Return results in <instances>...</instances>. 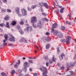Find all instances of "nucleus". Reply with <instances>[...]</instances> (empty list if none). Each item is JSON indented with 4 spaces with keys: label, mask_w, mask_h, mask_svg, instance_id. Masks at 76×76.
Wrapping results in <instances>:
<instances>
[{
    "label": "nucleus",
    "mask_w": 76,
    "mask_h": 76,
    "mask_svg": "<svg viewBox=\"0 0 76 76\" xmlns=\"http://www.w3.org/2000/svg\"><path fill=\"white\" fill-rule=\"evenodd\" d=\"M39 70L43 73L42 75V76H48L47 75H46L48 73L47 69L46 67L42 66L40 68Z\"/></svg>",
    "instance_id": "1"
},
{
    "label": "nucleus",
    "mask_w": 76,
    "mask_h": 76,
    "mask_svg": "<svg viewBox=\"0 0 76 76\" xmlns=\"http://www.w3.org/2000/svg\"><path fill=\"white\" fill-rule=\"evenodd\" d=\"M70 38H71V37L70 36H67L66 38V39H61V41L62 42H66L67 44H69L70 43Z\"/></svg>",
    "instance_id": "2"
},
{
    "label": "nucleus",
    "mask_w": 76,
    "mask_h": 76,
    "mask_svg": "<svg viewBox=\"0 0 76 76\" xmlns=\"http://www.w3.org/2000/svg\"><path fill=\"white\" fill-rule=\"evenodd\" d=\"M51 38L50 37H46L45 36L43 37L41 39L40 41L41 43H42V41L43 40V41H50L51 40Z\"/></svg>",
    "instance_id": "3"
},
{
    "label": "nucleus",
    "mask_w": 76,
    "mask_h": 76,
    "mask_svg": "<svg viewBox=\"0 0 76 76\" xmlns=\"http://www.w3.org/2000/svg\"><path fill=\"white\" fill-rule=\"evenodd\" d=\"M44 23V20L42 19H41L39 21V23L37 24V26L39 27L40 29L42 28V23Z\"/></svg>",
    "instance_id": "4"
},
{
    "label": "nucleus",
    "mask_w": 76,
    "mask_h": 76,
    "mask_svg": "<svg viewBox=\"0 0 76 76\" xmlns=\"http://www.w3.org/2000/svg\"><path fill=\"white\" fill-rule=\"evenodd\" d=\"M51 32L53 33V35L55 36H57L59 33L57 30H54L53 28L51 29Z\"/></svg>",
    "instance_id": "5"
},
{
    "label": "nucleus",
    "mask_w": 76,
    "mask_h": 76,
    "mask_svg": "<svg viewBox=\"0 0 76 76\" xmlns=\"http://www.w3.org/2000/svg\"><path fill=\"white\" fill-rule=\"evenodd\" d=\"M25 31H26L27 32H29V31L31 32L32 31V27L31 26H29L27 27V28H25L24 29Z\"/></svg>",
    "instance_id": "6"
},
{
    "label": "nucleus",
    "mask_w": 76,
    "mask_h": 76,
    "mask_svg": "<svg viewBox=\"0 0 76 76\" xmlns=\"http://www.w3.org/2000/svg\"><path fill=\"white\" fill-rule=\"evenodd\" d=\"M31 23H36L37 22V18L35 16L32 17L31 18Z\"/></svg>",
    "instance_id": "7"
},
{
    "label": "nucleus",
    "mask_w": 76,
    "mask_h": 76,
    "mask_svg": "<svg viewBox=\"0 0 76 76\" xmlns=\"http://www.w3.org/2000/svg\"><path fill=\"white\" fill-rule=\"evenodd\" d=\"M56 60H57L56 58H55L54 55H53L52 58V60H49V62L50 63H52L53 62H55V61H56Z\"/></svg>",
    "instance_id": "8"
},
{
    "label": "nucleus",
    "mask_w": 76,
    "mask_h": 76,
    "mask_svg": "<svg viewBox=\"0 0 76 76\" xmlns=\"http://www.w3.org/2000/svg\"><path fill=\"white\" fill-rule=\"evenodd\" d=\"M24 67L25 69H26V72L27 71V70H26V68H27V67H29V63H28V62H24Z\"/></svg>",
    "instance_id": "9"
},
{
    "label": "nucleus",
    "mask_w": 76,
    "mask_h": 76,
    "mask_svg": "<svg viewBox=\"0 0 76 76\" xmlns=\"http://www.w3.org/2000/svg\"><path fill=\"white\" fill-rule=\"evenodd\" d=\"M20 41L21 42H25L26 43H27L28 42V41L27 39H25L23 37H22L21 39L20 40Z\"/></svg>",
    "instance_id": "10"
},
{
    "label": "nucleus",
    "mask_w": 76,
    "mask_h": 76,
    "mask_svg": "<svg viewBox=\"0 0 76 76\" xmlns=\"http://www.w3.org/2000/svg\"><path fill=\"white\" fill-rule=\"evenodd\" d=\"M18 62H16V64H15L14 66L15 68H18V67H19L18 65H19L20 64V60H18Z\"/></svg>",
    "instance_id": "11"
},
{
    "label": "nucleus",
    "mask_w": 76,
    "mask_h": 76,
    "mask_svg": "<svg viewBox=\"0 0 76 76\" xmlns=\"http://www.w3.org/2000/svg\"><path fill=\"white\" fill-rule=\"evenodd\" d=\"M11 37H10L9 39V40L11 42H15V38L13 37V36L12 35H11Z\"/></svg>",
    "instance_id": "12"
},
{
    "label": "nucleus",
    "mask_w": 76,
    "mask_h": 76,
    "mask_svg": "<svg viewBox=\"0 0 76 76\" xmlns=\"http://www.w3.org/2000/svg\"><path fill=\"white\" fill-rule=\"evenodd\" d=\"M15 12L17 13V14L18 15V16H21V15L19 14V8H15Z\"/></svg>",
    "instance_id": "13"
},
{
    "label": "nucleus",
    "mask_w": 76,
    "mask_h": 76,
    "mask_svg": "<svg viewBox=\"0 0 76 76\" xmlns=\"http://www.w3.org/2000/svg\"><path fill=\"white\" fill-rule=\"evenodd\" d=\"M21 12L24 15H26V14H27V12H26V10H25V9H23L22 10Z\"/></svg>",
    "instance_id": "14"
},
{
    "label": "nucleus",
    "mask_w": 76,
    "mask_h": 76,
    "mask_svg": "<svg viewBox=\"0 0 76 76\" xmlns=\"http://www.w3.org/2000/svg\"><path fill=\"white\" fill-rule=\"evenodd\" d=\"M58 26V24L57 23H54L53 24L52 28H56Z\"/></svg>",
    "instance_id": "15"
},
{
    "label": "nucleus",
    "mask_w": 76,
    "mask_h": 76,
    "mask_svg": "<svg viewBox=\"0 0 76 76\" xmlns=\"http://www.w3.org/2000/svg\"><path fill=\"white\" fill-rule=\"evenodd\" d=\"M63 57H64V54L62 53L59 56V58L60 60H63Z\"/></svg>",
    "instance_id": "16"
},
{
    "label": "nucleus",
    "mask_w": 76,
    "mask_h": 76,
    "mask_svg": "<svg viewBox=\"0 0 76 76\" xmlns=\"http://www.w3.org/2000/svg\"><path fill=\"white\" fill-rule=\"evenodd\" d=\"M57 36L59 38H63V34L61 33H59V34H58L57 35Z\"/></svg>",
    "instance_id": "17"
},
{
    "label": "nucleus",
    "mask_w": 76,
    "mask_h": 76,
    "mask_svg": "<svg viewBox=\"0 0 76 76\" xmlns=\"http://www.w3.org/2000/svg\"><path fill=\"white\" fill-rule=\"evenodd\" d=\"M43 6H44L46 9H48L49 7L48 5V4H47V3H44Z\"/></svg>",
    "instance_id": "18"
},
{
    "label": "nucleus",
    "mask_w": 76,
    "mask_h": 76,
    "mask_svg": "<svg viewBox=\"0 0 76 76\" xmlns=\"http://www.w3.org/2000/svg\"><path fill=\"white\" fill-rule=\"evenodd\" d=\"M54 6L55 7L58 6V7H59V8H61V6H60L59 5H58V3H57V2H54Z\"/></svg>",
    "instance_id": "19"
},
{
    "label": "nucleus",
    "mask_w": 76,
    "mask_h": 76,
    "mask_svg": "<svg viewBox=\"0 0 76 76\" xmlns=\"http://www.w3.org/2000/svg\"><path fill=\"white\" fill-rule=\"evenodd\" d=\"M9 16L8 15H6L4 18V20H9Z\"/></svg>",
    "instance_id": "20"
},
{
    "label": "nucleus",
    "mask_w": 76,
    "mask_h": 76,
    "mask_svg": "<svg viewBox=\"0 0 76 76\" xmlns=\"http://www.w3.org/2000/svg\"><path fill=\"white\" fill-rule=\"evenodd\" d=\"M24 22H25V20L23 19L21 20V22H19V23L20 25H23Z\"/></svg>",
    "instance_id": "21"
},
{
    "label": "nucleus",
    "mask_w": 76,
    "mask_h": 76,
    "mask_svg": "<svg viewBox=\"0 0 76 76\" xmlns=\"http://www.w3.org/2000/svg\"><path fill=\"white\" fill-rule=\"evenodd\" d=\"M5 26L8 28H10V26H9V24L8 22L6 23Z\"/></svg>",
    "instance_id": "22"
},
{
    "label": "nucleus",
    "mask_w": 76,
    "mask_h": 76,
    "mask_svg": "<svg viewBox=\"0 0 76 76\" xmlns=\"http://www.w3.org/2000/svg\"><path fill=\"white\" fill-rule=\"evenodd\" d=\"M16 24V22L15 21H13L11 23V24L12 25L14 26V25H15V24Z\"/></svg>",
    "instance_id": "23"
},
{
    "label": "nucleus",
    "mask_w": 76,
    "mask_h": 76,
    "mask_svg": "<svg viewBox=\"0 0 76 76\" xmlns=\"http://www.w3.org/2000/svg\"><path fill=\"white\" fill-rule=\"evenodd\" d=\"M1 12L2 13H3L4 12H6V9L2 8L1 9Z\"/></svg>",
    "instance_id": "24"
},
{
    "label": "nucleus",
    "mask_w": 76,
    "mask_h": 76,
    "mask_svg": "<svg viewBox=\"0 0 76 76\" xmlns=\"http://www.w3.org/2000/svg\"><path fill=\"white\" fill-rule=\"evenodd\" d=\"M2 76L0 75V76H7L6 74L4 72H3L1 73Z\"/></svg>",
    "instance_id": "25"
},
{
    "label": "nucleus",
    "mask_w": 76,
    "mask_h": 76,
    "mask_svg": "<svg viewBox=\"0 0 76 76\" xmlns=\"http://www.w3.org/2000/svg\"><path fill=\"white\" fill-rule=\"evenodd\" d=\"M4 37L6 41H7V38H8V36H7V34H5L4 35Z\"/></svg>",
    "instance_id": "26"
},
{
    "label": "nucleus",
    "mask_w": 76,
    "mask_h": 76,
    "mask_svg": "<svg viewBox=\"0 0 76 76\" xmlns=\"http://www.w3.org/2000/svg\"><path fill=\"white\" fill-rule=\"evenodd\" d=\"M61 27L60 29L61 30H65L66 29V27H65L61 26Z\"/></svg>",
    "instance_id": "27"
},
{
    "label": "nucleus",
    "mask_w": 76,
    "mask_h": 76,
    "mask_svg": "<svg viewBox=\"0 0 76 76\" xmlns=\"http://www.w3.org/2000/svg\"><path fill=\"white\" fill-rule=\"evenodd\" d=\"M44 58L45 60H48V56H44Z\"/></svg>",
    "instance_id": "28"
},
{
    "label": "nucleus",
    "mask_w": 76,
    "mask_h": 76,
    "mask_svg": "<svg viewBox=\"0 0 76 76\" xmlns=\"http://www.w3.org/2000/svg\"><path fill=\"white\" fill-rule=\"evenodd\" d=\"M50 44H48L46 46V49H48L49 48H50Z\"/></svg>",
    "instance_id": "29"
},
{
    "label": "nucleus",
    "mask_w": 76,
    "mask_h": 76,
    "mask_svg": "<svg viewBox=\"0 0 76 76\" xmlns=\"http://www.w3.org/2000/svg\"><path fill=\"white\" fill-rule=\"evenodd\" d=\"M76 64V61H75L74 62V63H73V64H71V65L72 67H73V66H75V64ZM75 73H76V70L75 71Z\"/></svg>",
    "instance_id": "30"
},
{
    "label": "nucleus",
    "mask_w": 76,
    "mask_h": 76,
    "mask_svg": "<svg viewBox=\"0 0 76 76\" xmlns=\"http://www.w3.org/2000/svg\"><path fill=\"white\" fill-rule=\"evenodd\" d=\"M64 9V8H62L60 10V12L61 13H63V10Z\"/></svg>",
    "instance_id": "31"
},
{
    "label": "nucleus",
    "mask_w": 76,
    "mask_h": 76,
    "mask_svg": "<svg viewBox=\"0 0 76 76\" xmlns=\"http://www.w3.org/2000/svg\"><path fill=\"white\" fill-rule=\"evenodd\" d=\"M19 31L21 35H23L24 34V32H23V31H22V30H19Z\"/></svg>",
    "instance_id": "32"
},
{
    "label": "nucleus",
    "mask_w": 76,
    "mask_h": 76,
    "mask_svg": "<svg viewBox=\"0 0 76 76\" xmlns=\"http://www.w3.org/2000/svg\"><path fill=\"white\" fill-rule=\"evenodd\" d=\"M37 6L36 5H33L31 7V9H34V8H35L37 7Z\"/></svg>",
    "instance_id": "33"
},
{
    "label": "nucleus",
    "mask_w": 76,
    "mask_h": 76,
    "mask_svg": "<svg viewBox=\"0 0 76 76\" xmlns=\"http://www.w3.org/2000/svg\"><path fill=\"white\" fill-rule=\"evenodd\" d=\"M42 16H47V14L44 12H42Z\"/></svg>",
    "instance_id": "34"
},
{
    "label": "nucleus",
    "mask_w": 76,
    "mask_h": 76,
    "mask_svg": "<svg viewBox=\"0 0 76 76\" xmlns=\"http://www.w3.org/2000/svg\"><path fill=\"white\" fill-rule=\"evenodd\" d=\"M5 25V24H4V23L0 24V26H1V27H3Z\"/></svg>",
    "instance_id": "35"
},
{
    "label": "nucleus",
    "mask_w": 76,
    "mask_h": 76,
    "mask_svg": "<svg viewBox=\"0 0 76 76\" xmlns=\"http://www.w3.org/2000/svg\"><path fill=\"white\" fill-rule=\"evenodd\" d=\"M71 66V65H70V64H69V63H67L66 64V66L67 67H70Z\"/></svg>",
    "instance_id": "36"
},
{
    "label": "nucleus",
    "mask_w": 76,
    "mask_h": 76,
    "mask_svg": "<svg viewBox=\"0 0 76 76\" xmlns=\"http://www.w3.org/2000/svg\"><path fill=\"white\" fill-rule=\"evenodd\" d=\"M28 61L29 63H33V61H32V60H28Z\"/></svg>",
    "instance_id": "37"
},
{
    "label": "nucleus",
    "mask_w": 76,
    "mask_h": 76,
    "mask_svg": "<svg viewBox=\"0 0 76 76\" xmlns=\"http://www.w3.org/2000/svg\"><path fill=\"white\" fill-rule=\"evenodd\" d=\"M39 4L41 6H43L44 5V3H42V2L39 3Z\"/></svg>",
    "instance_id": "38"
},
{
    "label": "nucleus",
    "mask_w": 76,
    "mask_h": 76,
    "mask_svg": "<svg viewBox=\"0 0 76 76\" xmlns=\"http://www.w3.org/2000/svg\"><path fill=\"white\" fill-rule=\"evenodd\" d=\"M7 12H8V13H10L12 12V11H11V10L9 9H7Z\"/></svg>",
    "instance_id": "39"
},
{
    "label": "nucleus",
    "mask_w": 76,
    "mask_h": 76,
    "mask_svg": "<svg viewBox=\"0 0 76 76\" xmlns=\"http://www.w3.org/2000/svg\"><path fill=\"white\" fill-rule=\"evenodd\" d=\"M15 73V70H12L11 72V73L12 75H14V73Z\"/></svg>",
    "instance_id": "40"
},
{
    "label": "nucleus",
    "mask_w": 76,
    "mask_h": 76,
    "mask_svg": "<svg viewBox=\"0 0 76 76\" xmlns=\"http://www.w3.org/2000/svg\"><path fill=\"white\" fill-rule=\"evenodd\" d=\"M18 72L19 73V74H20L19 73H20L22 72V70H21V69H18Z\"/></svg>",
    "instance_id": "41"
},
{
    "label": "nucleus",
    "mask_w": 76,
    "mask_h": 76,
    "mask_svg": "<svg viewBox=\"0 0 76 76\" xmlns=\"http://www.w3.org/2000/svg\"><path fill=\"white\" fill-rule=\"evenodd\" d=\"M16 28L17 29H20V26L18 25L17 26Z\"/></svg>",
    "instance_id": "42"
},
{
    "label": "nucleus",
    "mask_w": 76,
    "mask_h": 76,
    "mask_svg": "<svg viewBox=\"0 0 76 76\" xmlns=\"http://www.w3.org/2000/svg\"><path fill=\"white\" fill-rule=\"evenodd\" d=\"M69 72L71 74V75H72V76H73V72L72 71H69Z\"/></svg>",
    "instance_id": "43"
},
{
    "label": "nucleus",
    "mask_w": 76,
    "mask_h": 76,
    "mask_svg": "<svg viewBox=\"0 0 76 76\" xmlns=\"http://www.w3.org/2000/svg\"><path fill=\"white\" fill-rule=\"evenodd\" d=\"M55 13H57V14H58V13H59V10H55Z\"/></svg>",
    "instance_id": "44"
},
{
    "label": "nucleus",
    "mask_w": 76,
    "mask_h": 76,
    "mask_svg": "<svg viewBox=\"0 0 76 76\" xmlns=\"http://www.w3.org/2000/svg\"><path fill=\"white\" fill-rule=\"evenodd\" d=\"M61 70H64V66H61L60 68Z\"/></svg>",
    "instance_id": "45"
},
{
    "label": "nucleus",
    "mask_w": 76,
    "mask_h": 76,
    "mask_svg": "<svg viewBox=\"0 0 76 76\" xmlns=\"http://www.w3.org/2000/svg\"><path fill=\"white\" fill-rule=\"evenodd\" d=\"M44 20H45V21H46V22H48V19H47V18H44Z\"/></svg>",
    "instance_id": "46"
},
{
    "label": "nucleus",
    "mask_w": 76,
    "mask_h": 76,
    "mask_svg": "<svg viewBox=\"0 0 76 76\" xmlns=\"http://www.w3.org/2000/svg\"><path fill=\"white\" fill-rule=\"evenodd\" d=\"M50 9L51 10H53V9H54V8H53V7H50Z\"/></svg>",
    "instance_id": "47"
},
{
    "label": "nucleus",
    "mask_w": 76,
    "mask_h": 76,
    "mask_svg": "<svg viewBox=\"0 0 76 76\" xmlns=\"http://www.w3.org/2000/svg\"><path fill=\"white\" fill-rule=\"evenodd\" d=\"M48 64H49V63H48L47 62H46V65L47 67H48Z\"/></svg>",
    "instance_id": "48"
},
{
    "label": "nucleus",
    "mask_w": 76,
    "mask_h": 76,
    "mask_svg": "<svg viewBox=\"0 0 76 76\" xmlns=\"http://www.w3.org/2000/svg\"><path fill=\"white\" fill-rule=\"evenodd\" d=\"M34 47H35V48H36V49H37L38 50V49H39V48L37 45H35L34 46Z\"/></svg>",
    "instance_id": "49"
},
{
    "label": "nucleus",
    "mask_w": 76,
    "mask_h": 76,
    "mask_svg": "<svg viewBox=\"0 0 76 76\" xmlns=\"http://www.w3.org/2000/svg\"><path fill=\"white\" fill-rule=\"evenodd\" d=\"M28 10L29 11H30V12H31V10H32L29 7H28Z\"/></svg>",
    "instance_id": "50"
},
{
    "label": "nucleus",
    "mask_w": 76,
    "mask_h": 76,
    "mask_svg": "<svg viewBox=\"0 0 76 76\" xmlns=\"http://www.w3.org/2000/svg\"><path fill=\"white\" fill-rule=\"evenodd\" d=\"M33 75L34 76H37L38 74H37V73H34Z\"/></svg>",
    "instance_id": "51"
},
{
    "label": "nucleus",
    "mask_w": 76,
    "mask_h": 76,
    "mask_svg": "<svg viewBox=\"0 0 76 76\" xmlns=\"http://www.w3.org/2000/svg\"><path fill=\"white\" fill-rule=\"evenodd\" d=\"M76 54L75 55V56L73 58L74 60H76Z\"/></svg>",
    "instance_id": "52"
},
{
    "label": "nucleus",
    "mask_w": 76,
    "mask_h": 76,
    "mask_svg": "<svg viewBox=\"0 0 76 76\" xmlns=\"http://www.w3.org/2000/svg\"><path fill=\"white\" fill-rule=\"evenodd\" d=\"M18 75L19 76H23V74L20 73V74H18Z\"/></svg>",
    "instance_id": "53"
},
{
    "label": "nucleus",
    "mask_w": 76,
    "mask_h": 76,
    "mask_svg": "<svg viewBox=\"0 0 76 76\" xmlns=\"http://www.w3.org/2000/svg\"><path fill=\"white\" fill-rule=\"evenodd\" d=\"M3 0L4 3H7V0Z\"/></svg>",
    "instance_id": "54"
},
{
    "label": "nucleus",
    "mask_w": 76,
    "mask_h": 76,
    "mask_svg": "<svg viewBox=\"0 0 76 76\" xmlns=\"http://www.w3.org/2000/svg\"><path fill=\"white\" fill-rule=\"evenodd\" d=\"M46 35H50V33H48V32H47L46 34H45Z\"/></svg>",
    "instance_id": "55"
},
{
    "label": "nucleus",
    "mask_w": 76,
    "mask_h": 76,
    "mask_svg": "<svg viewBox=\"0 0 76 76\" xmlns=\"http://www.w3.org/2000/svg\"><path fill=\"white\" fill-rule=\"evenodd\" d=\"M9 45H10L11 47H13V44L10 43Z\"/></svg>",
    "instance_id": "56"
},
{
    "label": "nucleus",
    "mask_w": 76,
    "mask_h": 76,
    "mask_svg": "<svg viewBox=\"0 0 76 76\" xmlns=\"http://www.w3.org/2000/svg\"><path fill=\"white\" fill-rule=\"evenodd\" d=\"M41 10V12H43V9H42V7L40 8Z\"/></svg>",
    "instance_id": "57"
},
{
    "label": "nucleus",
    "mask_w": 76,
    "mask_h": 76,
    "mask_svg": "<svg viewBox=\"0 0 76 76\" xmlns=\"http://www.w3.org/2000/svg\"><path fill=\"white\" fill-rule=\"evenodd\" d=\"M33 26L34 28H36V26L34 25V24L33 25Z\"/></svg>",
    "instance_id": "58"
},
{
    "label": "nucleus",
    "mask_w": 76,
    "mask_h": 76,
    "mask_svg": "<svg viewBox=\"0 0 76 76\" xmlns=\"http://www.w3.org/2000/svg\"><path fill=\"white\" fill-rule=\"evenodd\" d=\"M57 51L58 53V52H59V51H60V50H59V48H57Z\"/></svg>",
    "instance_id": "59"
},
{
    "label": "nucleus",
    "mask_w": 76,
    "mask_h": 76,
    "mask_svg": "<svg viewBox=\"0 0 76 76\" xmlns=\"http://www.w3.org/2000/svg\"><path fill=\"white\" fill-rule=\"evenodd\" d=\"M74 21L75 22H76V17L75 18V19H74Z\"/></svg>",
    "instance_id": "60"
},
{
    "label": "nucleus",
    "mask_w": 76,
    "mask_h": 76,
    "mask_svg": "<svg viewBox=\"0 0 76 76\" xmlns=\"http://www.w3.org/2000/svg\"><path fill=\"white\" fill-rule=\"evenodd\" d=\"M29 71H30V72H32V68H30L29 69Z\"/></svg>",
    "instance_id": "61"
},
{
    "label": "nucleus",
    "mask_w": 76,
    "mask_h": 76,
    "mask_svg": "<svg viewBox=\"0 0 76 76\" xmlns=\"http://www.w3.org/2000/svg\"><path fill=\"white\" fill-rule=\"evenodd\" d=\"M4 45H7V43H4L3 44Z\"/></svg>",
    "instance_id": "62"
},
{
    "label": "nucleus",
    "mask_w": 76,
    "mask_h": 76,
    "mask_svg": "<svg viewBox=\"0 0 76 76\" xmlns=\"http://www.w3.org/2000/svg\"><path fill=\"white\" fill-rule=\"evenodd\" d=\"M3 31V30L1 28H0V32H2Z\"/></svg>",
    "instance_id": "63"
},
{
    "label": "nucleus",
    "mask_w": 76,
    "mask_h": 76,
    "mask_svg": "<svg viewBox=\"0 0 76 76\" xmlns=\"http://www.w3.org/2000/svg\"><path fill=\"white\" fill-rule=\"evenodd\" d=\"M25 76H29V74H27L25 75Z\"/></svg>",
    "instance_id": "64"
}]
</instances>
